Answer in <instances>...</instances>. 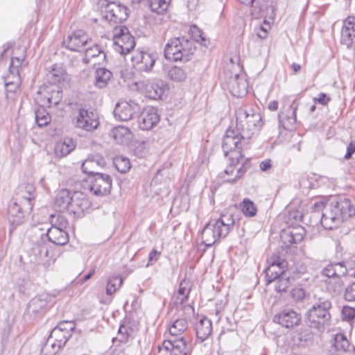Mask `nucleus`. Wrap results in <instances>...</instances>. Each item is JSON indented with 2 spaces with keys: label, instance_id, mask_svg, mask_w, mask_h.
Wrapping results in <instances>:
<instances>
[{
  "label": "nucleus",
  "instance_id": "2eb2a0df",
  "mask_svg": "<svg viewBox=\"0 0 355 355\" xmlns=\"http://www.w3.org/2000/svg\"><path fill=\"white\" fill-rule=\"evenodd\" d=\"M139 106L133 101H121L118 103L114 110V114L116 119L122 121L130 120L133 115L139 112Z\"/></svg>",
  "mask_w": 355,
  "mask_h": 355
},
{
  "label": "nucleus",
  "instance_id": "4be33fe9",
  "mask_svg": "<svg viewBox=\"0 0 355 355\" xmlns=\"http://www.w3.org/2000/svg\"><path fill=\"white\" fill-rule=\"evenodd\" d=\"M231 94L236 97H243L248 93V83L243 75L235 74L227 83Z\"/></svg>",
  "mask_w": 355,
  "mask_h": 355
},
{
  "label": "nucleus",
  "instance_id": "58836bf2",
  "mask_svg": "<svg viewBox=\"0 0 355 355\" xmlns=\"http://www.w3.org/2000/svg\"><path fill=\"white\" fill-rule=\"evenodd\" d=\"M46 98L49 106L57 105L62 98V92L57 86L46 87Z\"/></svg>",
  "mask_w": 355,
  "mask_h": 355
},
{
  "label": "nucleus",
  "instance_id": "a878e982",
  "mask_svg": "<svg viewBox=\"0 0 355 355\" xmlns=\"http://www.w3.org/2000/svg\"><path fill=\"white\" fill-rule=\"evenodd\" d=\"M35 198V189L32 184H24L18 187L17 191L13 200L22 204L28 203L33 207V201Z\"/></svg>",
  "mask_w": 355,
  "mask_h": 355
},
{
  "label": "nucleus",
  "instance_id": "39448f33",
  "mask_svg": "<svg viewBox=\"0 0 355 355\" xmlns=\"http://www.w3.org/2000/svg\"><path fill=\"white\" fill-rule=\"evenodd\" d=\"M241 151L242 150L238 153L237 150H233L229 152L226 155L227 156L230 153L235 154L230 157L232 160V163L227 166L224 171L225 175L230 176L225 179V181L227 182H235L240 179L251 166L250 159H246L243 160Z\"/></svg>",
  "mask_w": 355,
  "mask_h": 355
},
{
  "label": "nucleus",
  "instance_id": "49530a36",
  "mask_svg": "<svg viewBox=\"0 0 355 355\" xmlns=\"http://www.w3.org/2000/svg\"><path fill=\"white\" fill-rule=\"evenodd\" d=\"M189 33L193 38V41L195 40L205 46L208 45V40L205 36L204 33L196 25L191 26Z\"/></svg>",
  "mask_w": 355,
  "mask_h": 355
},
{
  "label": "nucleus",
  "instance_id": "423d86ee",
  "mask_svg": "<svg viewBox=\"0 0 355 355\" xmlns=\"http://www.w3.org/2000/svg\"><path fill=\"white\" fill-rule=\"evenodd\" d=\"M32 209L33 207L28 203L22 204L12 199L8 208V218L10 224V234L17 226L25 222Z\"/></svg>",
  "mask_w": 355,
  "mask_h": 355
},
{
  "label": "nucleus",
  "instance_id": "cd10ccee",
  "mask_svg": "<svg viewBox=\"0 0 355 355\" xmlns=\"http://www.w3.org/2000/svg\"><path fill=\"white\" fill-rule=\"evenodd\" d=\"M49 250L48 244L41 239V241H37L31 248L30 254V257H31V261L35 263H40L49 256Z\"/></svg>",
  "mask_w": 355,
  "mask_h": 355
},
{
  "label": "nucleus",
  "instance_id": "0eeeda50",
  "mask_svg": "<svg viewBox=\"0 0 355 355\" xmlns=\"http://www.w3.org/2000/svg\"><path fill=\"white\" fill-rule=\"evenodd\" d=\"M112 184L111 177L105 173L88 176L85 188L98 196H104L110 193Z\"/></svg>",
  "mask_w": 355,
  "mask_h": 355
},
{
  "label": "nucleus",
  "instance_id": "8fccbe9b",
  "mask_svg": "<svg viewBox=\"0 0 355 355\" xmlns=\"http://www.w3.org/2000/svg\"><path fill=\"white\" fill-rule=\"evenodd\" d=\"M241 207L242 212L247 217H253L257 214V209L256 205L252 200L248 198H245L243 200Z\"/></svg>",
  "mask_w": 355,
  "mask_h": 355
},
{
  "label": "nucleus",
  "instance_id": "20e7f679",
  "mask_svg": "<svg viewBox=\"0 0 355 355\" xmlns=\"http://www.w3.org/2000/svg\"><path fill=\"white\" fill-rule=\"evenodd\" d=\"M331 308V302L328 299L319 298L306 313V324L318 331L324 330V326L328 324L331 319L329 313Z\"/></svg>",
  "mask_w": 355,
  "mask_h": 355
},
{
  "label": "nucleus",
  "instance_id": "4c0bfd02",
  "mask_svg": "<svg viewBox=\"0 0 355 355\" xmlns=\"http://www.w3.org/2000/svg\"><path fill=\"white\" fill-rule=\"evenodd\" d=\"M332 347L338 352H346L349 351L350 345L344 334H336L334 337Z\"/></svg>",
  "mask_w": 355,
  "mask_h": 355
},
{
  "label": "nucleus",
  "instance_id": "864d4df0",
  "mask_svg": "<svg viewBox=\"0 0 355 355\" xmlns=\"http://www.w3.org/2000/svg\"><path fill=\"white\" fill-rule=\"evenodd\" d=\"M50 221L51 227H59L62 230H65L68 225L67 220L60 214H51Z\"/></svg>",
  "mask_w": 355,
  "mask_h": 355
},
{
  "label": "nucleus",
  "instance_id": "0e129e2a",
  "mask_svg": "<svg viewBox=\"0 0 355 355\" xmlns=\"http://www.w3.org/2000/svg\"><path fill=\"white\" fill-rule=\"evenodd\" d=\"M161 252L156 250H153L148 254V260L146 266H152L155 263L160 257Z\"/></svg>",
  "mask_w": 355,
  "mask_h": 355
},
{
  "label": "nucleus",
  "instance_id": "b1692460",
  "mask_svg": "<svg viewBox=\"0 0 355 355\" xmlns=\"http://www.w3.org/2000/svg\"><path fill=\"white\" fill-rule=\"evenodd\" d=\"M298 107V103L294 100L289 105L286 114L283 112L278 114L279 125L285 130H293L296 123V111Z\"/></svg>",
  "mask_w": 355,
  "mask_h": 355
},
{
  "label": "nucleus",
  "instance_id": "09e8293b",
  "mask_svg": "<svg viewBox=\"0 0 355 355\" xmlns=\"http://www.w3.org/2000/svg\"><path fill=\"white\" fill-rule=\"evenodd\" d=\"M122 283L123 279L120 276L109 278L106 286V293L110 295H112L121 286Z\"/></svg>",
  "mask_w": 355,
  "mask_h": 355
},
{
  "label": "nucleus",
  "instance_id": "c85d7f7f",
  "mask_svg": "<svg viewBox=\"0 0 355 355\" xmlns=\"http://www.w3.org/2000/svg\"><path fill=\"white\" fill-rule=\"evenodd\" d=\"M49 241L58 245H64L69 242V234L65 230L51 227L46 234Z\"/></svg>",
  "mask_w": 355,
  "mask_h": 355
},
{
  "label": "nucleus",
  "instance_id": "4468645a",
  "mask_svg": "<svg viewBox=\"0 0 355 355\" xmlns=\"http://www.w3.org/2000/svg\"><path fill=\"white\" fill-rule=\"evenodd\" d=\"M98 125L96 113L84 108L79 110L76 117V127L87 131H92L97 128Z\"/></svg>",
  "mask_w": 355,
  "mask_h": 355
},
{
  "label": "nucleus",
  "instance_id": "c03bdc74",
  "mask_svg": "<svg viewBox=\"0 0 355 355\" xmlns=\"http://www.w3.org/2000/svg\"><path fill=\"white\" fill-rule=\"evenodd\" d=\"M171 0H148L149 6L153 12L164 14L168 8Z\"/></svg>",
  "mask_w": 355,
  "mask_h": 355
},
{
  "label": "nucleus",
  "instance_id": "e2e57ef3",
  "mask_svg": "<svg viewBox=\"0 0 355 355\" xmlns=\"http://www.w3.org/2000/svg\"><path fill=\"white\" fill-rule=\"evenodd\" d=\"M322 273L323 275L331 279L336 277V271L334 268V264H328L324 268H323Z\"/></svg>",
  "mask_w": 355,
  "mask_h": 355
},
{
  "label": "nucleus",
  "instance_id": "e433bc0d",
  "mask_svg": "<svg viewBox=\"0 0 355 355\" xmlns=\"http://www.w3.org/2000/svg\"><path fill=\"white\" fill-rule=\"evenodd\" d=\"M48 304L46 297L44 295H38L33 298L28 304V310L34 314L44 312Z\"/></svg>",
  "mask_w": 355,
  "mask_h": 355
},
{
  "label": "nucleus",
  "instance_id": "a211bd4d",
  "mask_svg": "<svg viewBox=\"0 0 355 355\" xmlns=\"http://www.w3.org/2000/svg\"><path fill=\"white\" fill-rule=\"evenodd\" d=\"M301 316L292 309H284L273 317V322L286 328H293L300 324Z\"/></svg>",
  "mask_w": 355,
  "mask_h": 355
},
{
  "label": "nucleus",
  "instance_id": "5701e85b",
  "mask_svg": "<svg viewBox=\"0 0 355 355\" xmlns=\"http://www.w3.org/2000/svg\"><path fill=\"white\" fill-rule=\"evenodd\" d=\"M306 231L300 225L293 227H288L282 231L280 238L286 245L297 243L302 241L304 237Z\"/></svg>",
  "mask_w": 355,
  "mask_h": 355
},
{
  "label": "nucleus",
  "instance_id": "2f4dec72",
  "mask_svg": "<svg viewBox=\"0 0 355 355\" xmlns=\"http://www.w3.org/2000/svg\"><path fill=\"white\" fill-rule=\"evenodd\" d=\"M71 198L72 192L68 189H62L58 193L55 197V206L60 211L65 209L69 211Z\"/></svg>",
  "mask_w": 355,
  "mask_h": 355
},
{
  "label": "nucleus",
  "instance_id": "7ed1b4c3",
  "mask_svg": "<svg viewBox=\"0 0 355 355\" xmlns=\"http://www.w3.org/2000/svg\"><path fill=\"white\" fill-rule=\"evenodd\" d=\"M196 46L194 42L185 37H174L170 39L164 48V56L171 61L187 62L190 60Z\"/></svg>",
  "mask_w": 355,
  "mask_h": 355
},
{
  "label": "nucleus",
  "instance_id": "ea45409f",
  "mask_svg": "<svg viewBox=\"0 0 355 355\" xmlns=\"http://www.w3.org/2000/svg\"><path fill=\"white\" fill-rule=\"evenodd\" d=\"M15 71H10L12 77L7 76L4 79V85L6 90L8 92H15L19 85V77L18 69Z\"/></svg>",
  "mask_w": 355,
  "mask_h": 355
},
{
  "label": "nucleus",
  "instance_id": "ddd939ff",
  "mask_svg": "<svg viewBox=\"0 0 355 355\" xmlns=\"http://www.w3.org/2000/svg\"><path fill=\"white\" fill-rule=\"evenodd\" d=\"M162 348L171 352L173 355H191L193 346L184 336L174 340H165L162 343Z\"/></svg>",
  "mask_w": 355,
  "mask_h": 355
},
{
  "label": "nucleus",
  "instance_id": "f3484780",
  "mask_svg": "<svg viewBox=\"0 0 355 355\" xmlns=\"http://www.w3.org/2000/svg\"><path fill=\"white\" fill-rule=\"evenodd\" d=\"M90 202L86 195L82 192H72L71 203L69 212L78 218L83 217L90 207Z\"/></svg>",
  "mask_w": 355,
  "mask_h": 355
},
{
  "label": "nucleus",
  "instance_id": "f704fd0d",
  "mask_svg": "<svg viewBox=\"0 0 355 355\" xmlns=\"http://www.w3.org/2000/svg\"><path fill=\"white\" fill-rule=\"evenodd\" d=\"M112 76V73L110 70L99 68L96 71L94 85L98 89H103L107 86Z\"/></svg>",
  "mask_w": 355,
  "mask_h": 355
},
{
  "label": "nucleus",
  "instance_id": "c756f323",
  "mask_svg": "<svg viewBox=\"0 0 355 355\" xmlns=\"http://www.w3.org/2000/svg\"><path fill=\"white\" fill-rule=\"evenodd\" d=\"M114 45L116 51L121 54L125 55L134 49L135 46V38L128 31L126 35L120 38V42H114Z\"/></svg>",
  "mask_w": 355,
  "mask_h": 355
},
{
  "label": "nucleus",
  "instance_id": "f03ea898",
  "mask_svg": "<svg viewBox=\"0 0 355 355\" xmlns=\"http://www.w3.org/2000/svg\"><path fill=\"white\" fill-rule=\"evenodd\" d=\"M355 217V208L350 200L340 199L332 202L328 209L322 214L321 223L326 229L331 230L348 218Z\"/></svg>",
  "mask_w": 355,
  "mask_h": 355
},
{
  "label": "nucleus",
  "instance_id": "79ce46f5",
  "mask_svg": "<svg viewBox=\"0 0 355 355\" xmlns=\"http://www.w3.org/2000/svg\"><path fill=\"white\" fill-rule=\"evenodd\" d=\"M191 288L189 280L184 279L180 282L178 291V300L180 304H183L188 300Z\"/></svg>",
  "mask_w": 355,
  "mask_h": 355
},
{
  "label": "nucleus",
  "instance_id": "052dcab7",
  "mask_svg": "<svg viewBox=\"0 0 355 355\" xmlns=\"http://www.w3.org/2000/svg\"><path fill=\"white\" fill-rule=\"evenodd\" d=\"M306 295L305 291L300 287H295L291 291V297L296 301L302 300Z\"/></svg>",
  "mask_w": 355,
  "mask_h": 355
},
{
  "label": "nucleus",
  "instance_id": "a19ab883",
  "mask_svg": "<svg viewBox=\"0 0 355 355\" xmlns=\"http://www.w3.org/2000/svg\"><path fill=\"white\" fill-rule=\"evenodd\" d=\"M188 328L187 320L184 318L175 320L169 327L168 330L171 336H178L181 335Z\"/></svg>",
  "mask_w": 355,
  "mask_h": 355
},
{
  "label": "nucleus",
  "instance_id": "de8ad7c7",
  "mask_svg": "<svg viewBox=\"0 0 355 355\" xmlns=\"http://www.w3.org/2000/svg\"><path fill=\"white\" fill-rule=\"evenodd\" d=\"M114 164L116 170L121 173H127L131 168L129 159L124 156H118L114 158Z\"/></svg>",
  "mask_w": 355,
  "mask_h": 355
},
{
  "label": "nucleus",
  "instance_id": "aec40b11",
  "mask_svg": "<svg viewBox=\"0 0 355 355\" xmlns=\"http://www.w3.org/2000/svg\"><path fill=\"white\" fill-rule=\"evenodd\" d=\"M159 121L157 110L153 107H148L143 110L138 119L140 129L148 130L153 128Z\"/></svg>",
  "mask_w": 355,
  "mask_h": 355
},
{
  "label": "nucleus",
  "instance_id": "393cba45",
  "mask_svg": "<svg viewBox=\"0 0 355 355\" xmlns=\"http://www.w3.org/2000/svg\"><path fill=\"white\" fill-rule=\"evenodd\" d=\"M105 164L104 159L99 155H94L86 159L81 165L83 173L88 174V176L100 174L99 168H103Z\"/></svg>",
  "mask_w": 355,
  "mask_h": 355
},
{
  "label": "nucleus",
  "instance_id": "6e6d98bb",
  "mask_svg": "<svg viewBox=\"0 0 355 355\" xmlns=\"http://www.w3.org/2000/svg\"><path fill=\"white\" fill-rule=\"evenodd\" d=\"M64 70L62 67L57 68L54 66L51 71L49 73V78H51V81L53 84L60 83L63 79Z\"/></svg>",
  "mask_w": 355,
  "mask_h": 355
},
{
  "label": "nucleus",
  "instance_id": "9b49d317",
  "mask_svg": "<svg viewBox=\"0 0 355 355\" xmlns=\"http://www.w3.org/2000/svg\"><path fill=\"white\" fill-rule=\"evenodd\" d=\"M135 85L138 89L143 92L146 96L150 99H159L164 92L165 85L162 80L159 79L139 80L136 82Z\"/></svg>",
  "mask_w": 355,
  "mask_h": 355
},
{
  "label": "nucleus",
  "instance_id": "c9c22d12",
  "mask_svg": "<svg viewBox=\"0 0 355 355\" xmlns=\"http://www.w3.org/2000/svg\"><path fill=\"white\" fill-rule=\"evenodd\" d=\"M345 279L334 277L325 281L327 289L333 295H339L344 292Z\"/></svg>",
  "mask_w": 355,
  "mask_h": 355
},
{
  "label": "nucleus",
  "instance_id": "1a4fd4ad",
  "mask_svg": "<svg viewBox=\"0 0 355 355\" xmlns=\"http://www.w3.org/2000/svg\"><path fill=\"white\" fill-rule=\"evenodd\" d=\"M103 15L110 24H121L128 19L129 10L119 2L109 1L103 7Z\"/></svg>",
  "mask_w": 355,
  "mask_h": 355
},
{
  "label": "nucleus",
  "instance_id": "69168bd1",
  "mask_svg": "<svg viewBox=\"0 0 355 355\" xmlns=\"http://www.w3.org/2000/svg\"><path fill=\"white\" fill-rule=\"evenodd\" d=\"M331 98L326 95L324 93H320L318 95V97H315L313 98V101L315 103H318L322 105H326L330 101Z\"/></svg>",
  "mask_w": 355,
  "mask_h": 355
},
{
  "label": "nucleus",
  "instance_id": "603ef678",
  "mask_svg": "<svg viewBox=\"0 0 355 355\" xmlns=\"http://www.w3.org/2000/svg\"><path fill=\"white\" fill-rule=\"evenodd\" d=\"M275 289L278 293H282L286 291L290 286V277L286 274L276 279Z\"/></svg>",
  "mask_w": 355,
  "mask_h": 355
},
{
  "label": "nucleus",
  "instance_id": "9d476101",
  "mask_svg": "<svg viewBox=\"0 0 355 355\" xmlns=\"http://www.w3.org/2000/svg\"><path fill=\"white\" fill-rule=\"evenodd\" d=\"M70 336L55 328L51 331L46 343L41 349L44 355H55L60 348L65 345Z\"/></svg>",
  "mask_w": 355,
  "mask_h": 355
},
{
  "label": "nucleus",
  "instance_id": "7c9ffc66",
  "mask_svg": "<svg viewBox=\"0 0 355 355\" xmlns=\"http://www.w3.org/2000/svg\"><path fill=\"white\" fill-rule=\"evenodd\" d=\"M110 135L116 144L124 145L128 144L130 141L131 132L126 127L118 126L112 130Z\"/></svg>",
  "mask_w": 355,
  "mask_h": 355
},
{
  "label": "nucleus",
  "instance_id": "774afa93",
  "mask_svg": "<svg viewBox=\"0 0 355 355\" xmlns=\"http://www.w3.org/2000/svg\"><path fill=\"white\" fill-rule=\"evenodd\" d=\"M260 169L262 171H266L271 168V160L266 159L262 161L259 164Z\"/></svg>",
  "mask_w": 355,
  "mask_h": 355
},
{
  "label": "nucleus",
  "instance_id": "338daca9",
  "mask_svg": "<svg viewBox=\"0 0 355 355\" xmlns=\"http://www.w3.org/2000/svg\"><path fill=\"white\" fill-rule=\"evenodd\" d=\"M355 153V141H352L349 143L347 148V153L345 155V159H349L352 154Z\"/></svg>",
  "mask_w": 355,
  "mask_h": 355
},
{
  "label": "nucleus",
  "instance_id": "412c9836",
  "mask_svg": "<svg viewBox=\"0 0 355 355\" xmlns=\"http://www.w3.org/2000/svg\"><path fill=\"white\" fill-rule=\"evenodd\" d=\"M340 41L347 48L355 44V17H348L343 21Z\"/></svg>",
  "mask_w": 355,
  "mask_h": 355
},
{
  "label": "nucleus",
  "instance_id": "dca6fc26",
  "mask_svg": "<svg viewBox=\"0 0 355 355\" xmlns=\"http://www.w3.org/2000/svg\"><path fill=\"white\" fill-rule=\"evenodd\" d=\"M155 60L156 59L153 54L146 51H136L132 56V64L136 70L139 71H150Z\"/></svg>",
  "mask_w": 355,
  "mask_h": 355
},
{
  "label": "nucleus",
  "instance_id": "6ab92c4d",
  "mask_svg": "<svg viewBox=\"0 0 355 355\" xmlns=\"http://www.w3.org/2000/svg\"><path fill=\"white\" fill-rule=\"evenodd\" d=\"M89 37L83 30H77L62 42L63 46L72 51H78L80 49L88 43Z\"/></svg>",
  "mask_w": 355,
  "mask_h": 355
},
{
  "label": "nucleus",
  "instance_id": "f257e3e1",
  "mask_svg": "<svg viewBox=\"0 0 355 355\" xmlns=\"http://www.w3.org/2000/svg\"><path fill=\"white\" fill-rule=\"evenodd\" d=\"M236 128H228L223 137L222 148L225 155L248 148L250 139L259 133L263 125L261 114L249 106L236 110Z\"/></svg>",
  "mask_w": 355,
  "mask_h": 355
},
{
  "label": "nucleus",
  "instance_id": "a18cd8bd",
  "mask_svg": "<svg viewBox=\"0 0 355 355\" xmlns=\"http://www.w3.org/2000/svg\"><path fill=\"white\" fill-rule=\"evenodd\" d=\"M103 55V57L105 58V53L101 51L100 46L97 44L94 45L92 47H89L85 49V56L83 58V62L85 64H89L91 61V59L95 58L96 57Z\"/></svg>",
  "mask_w": 355,
  "mask_h": 355
},
{
  "label": "nucleus",
  "instance_id": "6e6552de",
  "mask_svg": "<svg viewBox=\"0 0 355 355\" xmlns=\"http://www.w3.org/2000/svg\"><path fill=\"white\" fill-rule=\"evenodd\" d=\"M267 263L268 266L264 270L267 284L287 274L288 263L279 254H273L268 259Z\"/></svg>",
  "mask_w": 355,
  "mask_h": 355
},
{
  "label": "nucleus",
  "instance_id": "680f3d73",
  "mask_svg": "<svg viewBox=\"0 0 355 355\" xmlns=\"http://www.w3.org/2000/svg\"><path fill=\"white\" fill-rule=\"evenodd\" d=\"M342 316L344 320L350 321L355 317V309L349 306H344L342 310Z\"/></svg>",
  "mask_w": 355,
  "mask_h": 355
},
{
  "label": "nucleus",
  "instance_id": "bb28decb",
  "mask_svg": "<svg viewBox=\"0 0 355 355\" xmlns=\"http://www.w3.org/2000/svg\"><path fill=\"white\" fill-rule=\"evenodd\" d=\"M196 338L200 342L207 340L212 332V322L207 317H203L195 325Z\"/></svg>",
  "mask_w": 355,
  "mask_h": 355
},
{
  "label": "nucleus",
  "instance_id": "3c124183",
  "mask_svg": "<svg viewBox=\"0 0 355 355\" xmlns=\"http://www.w3.org/2000/svg\"><path fill=\"white\" fill-rule=\"evenodd\" d=\"M168 77L177 82H181L186 79L187 73L180 67H173L168 71Z\"/></svg>",
  "mask_w": 355,
  "mask_h": 355
},
{
  "label": "nucleus",
  "instance_id": "f8f14e48",
  "mask_svg": "<svg viewBox=\"0 0 355 355\" xmlns=\"http://www.w3.org/2000/svg\"><path fill=\"white\" fill-rule=\"evenodd\" d=\"M236 218L230 211L222 213L218 219L210 220L220 238H224L233 230Z\"/></svg>",
  "mask_w": 355,
  "mask_h": 355
},
{
  "label": "nucleus",
  "instance_id": "473e14b6",
  "mask_svg": "<svg viewBox=\"0 0 355 355\" xmlns=\"http://www.w3.org/2000/svg\"><path fill=\"white\" fill-rule=\"evenodd\" d=\"M202 243L206 247L212 246L219 239L220 236L215 231L212 223L209 222L203 228L201 233Z\"/></svg>",
  "mask_w": 355,
  "mask_h": 355
},
{
  "label": "nucleus",
  "instance_id": "bf43d9fd",
  "mask_svg": "<svg viewBox=\"0 0 355 355\" xmlns=\"http://www.w3.org/2000/svg\"><path fill=\"white\" fill-rule=\"evenodd\" d=\"M334 264L336 271V277L346 279V275L347 274V268L346 266L344 264V262H337L334 263Z\"/></svg>",
  "mask_w": 355,
  "mask_h": 355
},
{
  "label": "nucleus",
  "instance_id": "37998d69",
  "mask_svg": "<svg viewBox=\"0 0 355 355\" xmlns=\"http://www.w3.org/2000/svg\"><path fill=\"white\" fill-rule=\"evenodd\" d=\"M35 121L40 128L46 126L51 121L49 113L44 107H38L35 112Z\"/></svg>",
  "mask_w": 355,
  "mask_h": 355
},
{
  "label": "nucleus",
  "instance_id": "5fc2aeb1",
  "mask_svg": "<svg viewBox=\"0 0 355 355\" xmlns=\"http://www.w3.org/2000/svg\"><path fill=\"white\" fill-rule=\"evenodd\" d=\"M76 328V324L71 320H64L58 323L55 327V329H59L64 334H67V336H71L72 331Z\"/></svg>",
  "mask_w": 355,
  "mask_h": 355
},
{
  "label": "nucleus",
  "instance_id": "4d7b16f0",
  "mask_svg": "<svg viewBox=\"0 0 355 355\" xmlns=\"http://www.w3.org/2000/svg\"><path fill=\"white\" fill-rule=\"evenodd\" d=\"M128 28L125 26H116L114 28L112 33V40L114 42H120V38L123 37V35H126L128 31Z\"/></svg>",
  "mask_w": 355,
  "mask_h": 355
},
{
  "label": "nucleus",
  "instance_id": "72a5a7b5",
  "mask_svg": "<svg viewBox=\"0 0 355 355\" xmlns=\"http://www.w3.org/2000/svg\"><path fill=\"white\" fill-rule=\"evenodd\" d=\"M76 144L73 139L66 138L63 141L56 143L55 146V154L56 157H63L69 155L74 148Z\"/></svg>",
  "mask_w": 355,
  "mask_h": 355
},
{
  "label": "nucleus",
  "instance_id": "13d9d810",
  "mask_svg": "<svg viewBox=\"0 0 355 355\" xmlns=\"http://www.w3.org/2000/svg\"><path fill=\"white\" fill-rule=\"evenodd\" d=\"M302 218V215L301 212L297 210H291L288 212L286 220L287 223L293 225L295 223L301 221Z\"/></svg>",
  "mask_w": 355,
  "mask_h": 355
}]
</instances>
